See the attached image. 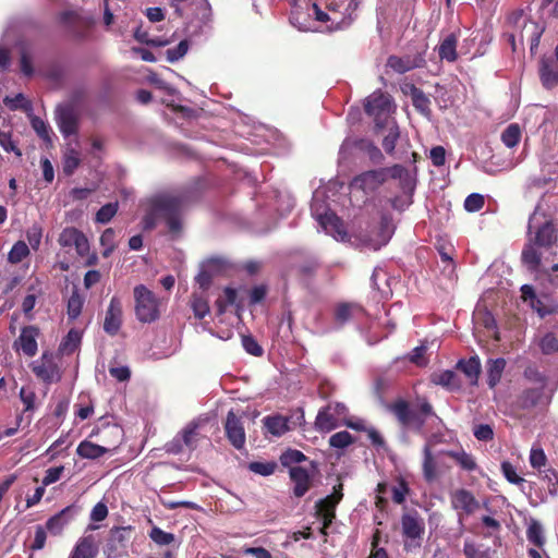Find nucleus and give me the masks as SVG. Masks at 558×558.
I'll use <instances>...</instances> for the list:
<instances>
[{"instance_id":"obj_33","label":"nucleus","mask_w":558,"mask_h":558,"mask_svg":"<svg viewBox=\"0 0 558 558\" xmlns=\"http://www.w3.org/2000/svg\"><path fill=\"white\" fill-rule=\"evenodd\" d=\"M506 367V360L498 357L495 360H488L487 362V384L489 388H495L500 381L502 373Z\"/></svg>"},{"instance_id":"obj_46","label":"nucleus","mask_w":558,"mask_h":558,"mask_svg":"<svg viewBox=\"0 0 558 558\" xmlns=\"http://www.w3.org/2000/svg\"><path fill=\"white\" fill-rule=\"evenodd\" d=\"M360 310L357 305L349 304V303H341L336 307L335 311V318L337 323L340 325L345 324L349 322L352 317L353 311Z\"/></svg>"},{"instance_id":"obj_15","label":"nucleus","mask_w":558,"mask_h":558,"mask_svg":"<svg viewBox=\"0 0 558 558\" xmlns=\"http://www.w3.org/2000/svg\"><path fill=\"white\" fill-rule=\"evenodd\" d=\"M122 303L118 296H112L109 303V306L106 311V316L104 320V330L109 336H116L122 326Z\"/></svg>"},{"instance_id":"obj_47","label":"nucleus","mask_w":558,"mask_h":558,"mask_svg":"<svg viewBox=\"0 0 558 558\" xmlns=\"http://www.w3.org/2000/svg\"><path fill=\"white\" fill-rule=\"evenodd\" d=\"M84 299L74 291L68 301V315L71 319L77 318L83 308Z\"/></svg>"},{"instance_id":"obj_19","label":"nucleus","mask_w":558,"mask_h":558,"mask_svg":"<svg viewBox=\"0 0 558 558\" xmlns=\"http://www.w3.org/2000/svg\"><path fill=\"white\" fill-rule=\"evenodd\" d=\"M289 476L293 483V495L296 498L303 497L313 486V478L303 466L290 468Z\"/></svg>"},{"instance_id":"obj_35","label":"nucleus","mask_w":558,"mask_h":558,"mask_svg":"<svg viewBox=\"0 0 558 558\" xmlns=\"http://www.w3.org/2000/svg\"><path fill=\"white\" fill-rule=\"evenodd\" d=\"M522 262L531 271H538L542 269V252L537 251L535 246H526L522 252Z\"/></svg>"},{"instance_id":"obj_32","label":"nucleus","mask_w":558,"mask_h":558,"mask_svg":"<svg viewBox=\"0 0 558 558\" xmlns=\"http://www.w3.org/2000/svg\"><path fill=\"white\" fill-rule=\"evenodd\" d=\"M82 341V332L76 329H71L66 333V336L62 339L58 353L60 355H71L73 354L80 347Z\"/></svg>"},{"instance_id":"obj_42","label":"nucleus","mask_w":558,"mask_h":558,"mask_svg":"<svg viewBox=\"0 0 558 558\" xmlns=\"http://www.w3.org/2000/svg\"><path fill=\"white\" fill-rule=\"evenodd\" d=\"M521 138V131L518 124H510L506 128V130L501 134L502 143L512 148L517 146Z\"/></svg>"},{"instance_id":"obj_3","label":"nucleus","mask_w":558,"mask_h":558,"mask_svg":"<svg viewBox=\"0 0 558 558\" xmlns=\"http://www.w3.org/2000/svg\"><path fill=\"white\" fill-rule=\"evenodd\" d=\"M311 211L323 231L330 234L338 242L347 241L348 233L343 222L333 211L328 209L323 202L314 198L311 205Z\"/></svg>"},{"instance_id":"obj_39","label":"nucleus","mask_w":558,"mask_h":558,"mask_svg":"<svg viewBox=\"0 0 558 558\" xmlns=\"http://www.w3.org/2000/svg\"><path fill=\"white\" fill-rule=\"evenodd\" d=\"M447 456L454 459L456 462L465 471H474L477 468L474 457L464 450L448 451Z\"/></svg>"},{"instance_id":"obj_55","label":"nucleus","mask_w":558,"mask_h":558,"mask_svg":"<svg viewBox=\"0 0 558 558\" xmlns=\"http://www.w3.org/2000/svg\"><path fill=\"white\" fill-rule=\"evenodd\" d=\"M189 50V41L181 40L179 45L174 48H170L167 50V60L171 63L182 59Z\"/></svg>"},{"instance_id":"obj_21","label":"nucleus","mask_w":558,"mask_h":558,"mask_svg":"<svg viewBox=\"0 0 558 558\" xmlns=\"http://www.w3.org/2000/svg\"><path fill=\"white\" fill-rule=\"evenodd\" d=\"M539 78L543 86L550 89L558 85V62L553 58L539 60Z\"/></svg>"},{"instance_id":"obj_54","label":"nucleus","mask_w":558,"mask_h":558,"mask_svg":"<svg viewBox=\"0 0 558 558\" xmlns=\"http://www.w3.org/2000/svg\"><path fill=\"white\" fill-rule=\"evenodd\" d=\"M539 348L544 354H553L558 352V339L557 337L549 332L546 333L539 342Z\"/></svg>"},{"instance_id":"obj_29","label":"nucleus","mask_w":558,"mask_h":558,"mask_svg":"<svg viewBox=\"0 0 558 558\" xmlns=\"http://www.w3.org/2000/svg\"><path fill=\"white\" fill-rule=\"evenodd\" d=\"M381 125L380 129L387 130V134L383 138V147L388 155H392L400 137L399 126L395 120H387Z\"/></svg>"},{"instance_id":"obj_20","label":"nucleus","mask_w":558,"mask_h":558,"mask_svg":"<svg viewBox=\"0 0 558 558\" xmlns=\"http://www.w3.org/2000/svg\"><path fill=\"white\" fill-rule=\"evenodd\" d=\"M198 424L195 422H191L181 433L182 437L180 439H173L169 445V451L173 453H179L182 451L181 441L190 449L194 450L197 446L198 441V433H197Z\"/></svg>"},{"instance_id":"obj_44","label":"nucleus","mask_w":558,"mask_h":558,"mask_svg":"<svg viewBox=\"0 0 558 558\" xmlns=\"http://www.w3.org/2000/svg\"><path fill=\"white\" fill-rule=\"evenodd\" d=\"M354 437L347 430L338 432L330 436L329 445L330 447L343 449L354 444Z\"/></svg>"},{"instance_id":"obj_56","label":"nucleus","mask_w":558,"mask_h":558,"mask_svg":"<svg viewBox=\"0 0 558 558\" xmlns=\"http://www.w3.org/2000/svg\"><path fill=\"white\" fill-rule=\"evenodd\" d=\"M485 203L484 196L478 193L470 194L464 201V208L469 213H475L483 208Z\"/></svg>"},{"instance_id":"obj_27","label":"nucleus","mask_w":558,"mask_h":558,"mask_svg":"<svg viewBox=\"0 0 558 558\" xmlns=\"http://www.w3.org/2000/svg\"><path fill=\"white\" fill-rule=\"evenodd\" d=\"M263 423L266 430L276 437H280L290 430L289 418L279 414L265 416Z\"/></svg>"},{"instance_id":"obj_52","label":"nucleus","mask_w":558,"mask_h":558,"mask_svg":"<svg viewBox=\"0 0 558 558\" xmlns=\"http://www.w3.org/2000/svg\"><path fill=\"white\" fill-rule=\"evenodd\" d=\"M31 124L37 135L46 142H50V128L39 117L33 116L31 118Z\"/></svg>"},{"instance_id":"obj_63","label":"nucleus","mask_w":558,"mask_h":558,"mask_svg":"<svg viewBox=\"0 0 558 558\" xmlns=\"http://www.w3.org/2000/svg\"><path fill=\"white\" fill-rule=\"evenodd\" d=\"M3 101L10 110H17L20 108L27 109L29 107L23 94H17L14 97L7 96Z\"/></svg>"},{"instance_id":"obj_12","label":"nucleus","mask_w":558,"mask_h":558,"mask_svg":"<svg viewBox=\"0 0 558 558\" xmlns=\"http://www.w3.org/2000/svg\"><path fill=\"white\" fill-rule=\"evenodd\" d=\"M451 507L459 512V522L462 523L463 514H473L478 508L480 502L476 500L474 495L465 489L459 488L454 490L450 496Z\"/></svg>"},{"instance_id":"obj_28","label":"nucleus","mask_w":558,"mask_h":558,"mask_svg":"<svg viewBox=\"0 0 558 558\" xmlns=\"http://www.w3.org/2000/svg\"><path fill=\"white\" fill-rule=\"evenodd\" d=\"M457 368L468 377L470 384H477L481 374V361L477 355L471 356L468 360H460L457 364Z\"/></svg>"},{"instance_id":"obj_6","label":"nucleus","mask_w":558,"mask_h":558,"mask_svg":"<svg viewBox=\"0 0 558 558\" xmlns=\"http://www.w3.org/2000/svg\"><path fill=\"white\" fill-rule=\"evenodd\" d=\"M401 530L404 538V548L412 550L422 546L425 533L424 520L416 511L405 512L401 517Z\"/></svg>"},{"instance_id":"obj_50","label":"nucleus","mask_w":558,"mask_h":558,"mask_svg":"<svg viewBox=\"0 0 558 558\" xmlns=\"http://www.w3.org/2000/svg\"><path fill=\"white\" fill-rule=\"evenodd\" d=\"M149 537L157 545L163 546L174 542V535L169 532H165L158 526H154L149 532Z\"/></svg>"},{"instance_id":"obj_53","label":"nucleus","mask_w":558,"mask_h":558,"mask_svg":"<svg viewBox=\"0 0 558 558\" xmlns=\"http://www.w3.org/2000/svg\"><path fill=\"white\" fill-rule=\"evenodd\" d=\"M242 345L244 350L253 356H262L264 353L263 348L258 344L255 338L251 335L242 336Z\"/></svg>"},{"instance_id":"obj_23","label":"nucleus","mask_w":558,"mask_h":558,"mask_svg":"<svg viewBox=\"0 0 558 558\" xmlns=\"http://www.w3.org/2000/svg\"><path fill=\"white\" fill-rule=\"evenodd\" d=\"M337 505L336 496H326L316 502V515L325 521V527H329L336 518Z\"/></svg>"},{"instance_id":"obj_45","label":"nucleus","mask_w":558,"mask_h":558,"mask_svg":"<svg viewBox=\"0 0 558 558\" xmlns=\"http://www.w3.org/2000/svg\"><path fill=\"white\" fill-rule=\"evenodd\" d=\"M191 307L194 316L198 319H203L209 313L208 301L204 296L195 293L192 295Z\"/></svg>"},{"instance_id":"obj_48","label":"nucleus","mask_w":558,"mask_h":558,"mask_svg":"<svg viewBox=\"0 0 558 558\" xmlns=\"http://www.w3.org/2000/svg\"><path fill=\"white\" fill-rule=\"evenodd\" d=\"M526 536L529 542L533 543L537 547H542L544 545V536H543V529L542 525L533 521L526 531Z\"/></svg>"},{"instance_id":"obj_64","label":"nucleus","mask_w":558,"mask_h":558,"mask_svg":"<svg viewBox=\"0 0 558 558\" xmlns=\"http://www.w3.org/2000/svg\"><path fill=\"white\" fill-rule=\"evenodd\" d=\"M29 254V246H12L8 259L12 264L22 262Z\"/></svg>"},{"instance_id":"obj_9","label":"nucleus","mask_w":558,"mask_h":558,"mask_svg":"<svg viewBox=\"0 0 558 558\" xmlns=\"http://www.w3.org/2000/svg\"><path fill=\"white\" fill-rule=\"evenodd\" d=\"M35 376L44 383L50 384L61 379V371L54 361L52 352L45 351L41 357L32 364Z\"/></svg>"},{"instance_id":"obj_58","label":"nucleus","mask_w":558,"mask_h":558,"mask_svg":"<svg viewBox=\"0 0 558 558\" xmlns=\"http://www.w3.org/2000/svg\"><path fill=\"white\" fill-rule=\"evenodd\" d=\"M80 165L78 153L74 149L69 151L63 161V172L65 174H72Z\"/></svg>"},{"instance_id":"obj_16","label":"nucleus","mask_w":558,"mask_h":558,"mask_svg":"<svg viewBox=\"0 0 558 558\" xmlns=\"http://www.w3.org/2000/svg\"><path fill=\"white\" fill-rule=\"evenodd\" d=\"M396 223L391 214L380 213L379 221L371 230V241L378 244H387L395 234Z\"/></svg>"},{"instance_id":"obj_11","label":"nucleus","mask_w":558,"mask_h":558,"mask_svg":"<svg viewBox=\"0 0 558 558\" xmlns=\"http://www.w3.org/2000/svg\"><path fill=\"white\" fill-rule=\"evenodd\" d=\"M134 532V527L131 525L128 526H114L110 530L109 537L107 541V551L109 557H118L121 551L125 550L132 534Z\"/></svg>"},{"instance_id":"obj_36","label":"nucleus","mask_w":558,"mask_h":558,"mask_svg":"<svg viewBox=\"0 0 558 558\" xmlns=\"http://www.w3.org/2000/svg\"><path fill=\"white\" fill-rule=\"evenodd\" d=\"M433 383L450 390H458L461 383L453 371L447 369L433 376Z\"/></svg>"},{"instance_id":"obj_34","label":"nucleus","mask_w":558,"mask_h":558,"mask_svg":"<svg viewBox=\"0 0 558 558\" xmlns=\"http://www.w3.org/2000/svg\"><path fill=\"white\" fill-rule=\"evenodd\" d=\"M411 99L415 109L421 112L424 117L430 116V100L420 88L411 87Z\"/></svg>"},{"instance_id":"obj_14","label":"nucleus","mask_w":558,"mask_h":558,"mask_svg":"<svg viewBox=\"0 0 558 558\" xmlns=\"http://www.w3.org/2000/svg\"><path fill=\"white\" fill-rule=\"evenodd\" d=\"M56 120L63 136L68 137L77 132L78 117L72 105L66 104L58 106L56 109Z\"/></svg>"},{"instance_id":"obj_5","label":"nucleus","mask_w":558,"mask_h":558,"mask_svg":"<svg viewBox=\"0 0 558 558\" xmlns=\"http://www.w3.org/2000/svg\"><path fill=\"white\" fill-rule=\"evenodd\" d=\"M527 233L533 244H556L558 242V230L554 221L536 210L530 217Z\"/></svg>"},{"instance_id":"obj_62","label":"nucleus","mask_w":558,"mask_h":558,"mask_svg":"<svg viewBox=\"0 0 558 558\" xmlns=\"http://www.w3.org/2000/svg\"><path fill=\"white\" fill-rule=\"evenodd\" d=\"M390 205L395 210L404 211L410 205L413 203L412 195L410 193L402 194L400 196H396L391 198Z\"/></svg>"},{"instance_id":"obj_49","label":"nucleus","mask_w":558,"mask_h":558,"mask_svg":"<svg viewBox=\"0 0 558 558\" xmlns=\"http://www.w3.org/2000/svg\"><path fill=\"white\" fill-rule=\"evenodd\" d=\"M392 500L397 505H401L405 501L407 495L410 493L409 485L405 480L399 478L397 485L391 488Z\"/></svg>"},{"instance_id":"obj_17","label":"nucleus","mask_w":558,"mask_h":558,"mask_svg":"<svg viewBox=\"0 0 558 558\" xmlns=\"http://www.w3.org/2000/svg\"><path fill=\"white\" fill-rule=\"evenodd\" d=\"M39 333L40 330L36 326L29 325L23 327L19 338L14 341V347L17 350H22V352L29 357L35 356L38 351L37 338Z\"/></svg>"},{"instance_id":"obj_13","label":"nucleus","mask_w":558,"mask_h":558,"mask_svg":"<svg viewBox=\"0 0 558 558\" xmlns=\"http://www.w3.org/2000/svg\"><path fill=\"white\" fill-rule=\"evenodd\" d=\"M225 433L230 444L238 450L245 446V429L241 418L231 410L225 422Z\"/></svg>"},{"instance_id":"obj_57","label":"nucleus","mask_w":558,"mask_h":558,"mask_svg":"<svg viewBox=\"0 0 558 558\" xmlns=\"http://www.w3.org/2000/svg\"><path fill=\"white\" fill-rule=\"evenodd\" d=\"M118 210L117 203H109L104 205L96 214V220L101 223L109 222Z\"/></svg>"},{"instance_id":"obj_31","label":"nucleus","mask_w":558,"mask_h":558,"mask_svg":"<svg viewBox=\"0 0 558 558\" xmlns=\"http://www.w3.org/2000/svg\"><path fill=\"white\" fill-rule=\"evenodd\" d=\"M422 469H423V476L426 482L432 483L437 478V476H438L437 461H436V458L433 454L432 448L428 444L425 445L423 448Z\"/></svg>"},{"instance_id":"obj_4","label":"nucleus","mask_w":558,"mask_h":558,"mask_svg":"<svg viewBox=\"0 0 558 558\" xmlns=\"http://www.w3.org/2000/svg\"><path fill=\"white\" fill-rule=\"evenodd\" d=\"M135 315L144 324L156 322L160 316L159 301L148 288L138 284L134 288Z\"/></svg>"},{"instance_id":"obj_38","label":"nucleus","mask_w":558,"mask_h":558,"mask_svg":"<svg viewBox=\"0 0 558 558\" xmlns=\"http://www.w3.org/2000/svg\"><path fill=\"white\" fill-rule=\"evenodd\" d=\"M457 38L453 34L448 35L439 45L438 53L440 59L454 61L457 59Z\"/></svg>"},{"instance_id":"obj_24","label":"nucleus","mask_w":558,"mask_h":558,"mask_svg":"<svg viewBox=\"0 0 558 558\" xmlns=\"http://www.w3.org/2000/svg\"><path fill=\"white\" fill-rule=\"evenodd\" d=\"M74 511V506L63 508L61 511L48 519L46 522V530L53 535L60 534L64 526L72 520Z\"/></svg>"},{"instance_id":"obj_7","label":"nucleus","mask_w":558,"mask_h":558,"mask_svg":"<svg viewBox=\"0 0 558 558\" xmlns=\"http://www.w3.org/2000/svg\"><path fill=\"white\" fill-rule=\"evenodd\" d=\"M393 109L391 97L380 90L369 95L365 102V111L375 120L376 129L379 130L387 120H392L389 116Z\"/></svg>"},{"instance_id":"obj_60","label":"nucleus","mask_w":558,"mask_h":558,"mask_svg":"<svg viewBox=\"0 0 558 558\" xmlns=\"http://www.w3.org/2000/svg\"><path fill=\"white\" fill-rule=\"evenodd\" d=\"M524 377L532 383L541 384L539 387L545 388L547 378L534 366H527L523 373Z\"/></svg>"},{"instance_id":"obj_30","label":"nucleus","mask_w":558,"mask_h":558,"mask_svg":"<svg viewBox=\"0 0 558 558\" xmlns=\"http://www.w3.org/2000/svg\"><path fill=\"white\" fill-rule=\"evenodd\" d=\"M111 448L109 446H101L94 444L88 440H83L76 448V453L83 459H98L105 453L109 452Z\"/></svg>"},{"instance_id":"obj_40","label":"nucleus","mask_w":558,"mask_h":558,"mask_svg":"<svg viewBox=\"0 0 558 558\" xmlns=\"http://www.w3.org/2000/svg\"><path fill=\"white\" fill-rule=\"evenodd\" d=\"M85 235L75 228H66L59 238V244H86Z\"/></svg>"},{"instance_id":"obj_59","label":"nucleus","mask_w":558,"mask_h":558,"mask_svg":"<svg viewBox=\"0 0 558 558\" xmlns=\"http://www.w3.org/2000/svg\"><path fill=\"white\" fill-rule=\"evenodd\" d=\"M501 471L504 476L511 484L519 485L524 482V478L517 474L514 466L509 461H504L501 463Z\"/></svg>"},{"instance_id":"obj_26","label":"nucleus","mask_w":558,"mask_h":558,"mask_svg":"<svg viewBox=\"0 0 558 558\" xmlns=\"http://www.w3.org/2000/svg\"><path fill=\"white\" fill-rule=\"evenodd\" d=\"M421 58H412L410 56L405 57H397L390 56L387 60V66L392 69L395 72L399 74H403L408 71H411L421 65Z\"/></svg>"},{"instance_id":"obj_1","label":"nucleus","mask_w":558,"mask_h":558,"mask_svg":"<svg viewBox=\"0 0 558 558\" xmlns=\"http://www.w3.org/2000/svg\"><path fill=\"white\" fill-rule=\"evenodd\" d=\"M187 197L180 193H160L145 203L143 217L144 229H153L158 222L166 226V234L169 241L183 239V215L186 208Z\"/></svg>"},{"instance_id":"obj_25","label":"nucleus","mask_w":558,"mask_h":558,"mask_svg":"<svg viewBox=\"0 0 558 558\" xmlns=\"http://www.w3.org/2000/svg\"><path fill=\"white\" fill-rule=\"evenodd\" d=\"M314 424L319 433H329L337 428L338 421L331 412L330 405H326L318 411Z\"/></svg>"},{"instance_id":"obj_51","label":"nucleus","mask_w":558,"mask_h":558,"mask_svg":"<svg viewBox=\"0 0 558 558\" xmlns=\"http://www.w3.org/2000/svg\"><path fill=\"white\" fill-rule=\"evenodd\" d=\"M547 463V457L544 450L538 446H533L530 451V464L533 469L538 470L541 472L542 468H544Z\"/></svg>"},{"instance_id":"obj_10","label":"nucleus","mask_w":558,"mask_h":558,"mask_svg":"<svg viewBox=\"0 0 558 558\" xmlns=\"http://www.w3.org/2000/svg\"><path fill=\"white\" fill-rule=\"evenodd\" d=\"M386 180L387 170L375 169L354 177L350 185L353 190H360L365 194H369L379 189Z\"/></svg>"},{"instance_id":"obj_2","label":"nucleus","mask_w":558,"mask_h":558,"mask_svg":"<svg viewBox=\"0 0 558 558\" xmlns=\"http://www.w3.org/2000/svg\"><path fill=\"white\" fill-rule=\"evenodd\" d=\"M389 411L401 426L416 433L423 430L428 417L436 415L433 405L425 397H417L413 408L407 400L398 399L389 405Z\"/></svg>"},{"instance_id":"obj_22","label":"nucleus","mask_w":558,"mask_h":558,"mask_svg":"<svg viewBox=\"0 0 558 558\" xmlns=\"http://www.w3.org/2000/svg\"><path fill=\"white\" fill-rule=\"evenodd\" d=\"M97 555L98 545L95 536L89 534L77 541L69 558H95Z\"/></svg>"},{"instance_id":"obj_8","label":"nucleus","mask_w":558,"mask_h":558,"mask_svg":"<svg viewBox=\"0 0 558 558\" xmlns=\"http://www.w3.org/2000/svg\"><path fill=\"white\" fill-rule=\"evenodd\" d=\"M510 22L519 28L517 34L519 39L521 41H523L524 38L527 39L531 51L538 47L543 28L537 23L529 21L521 11L514 12L510 16Z\"/></svg>"},{"instance_id":"obj_41","label":"nucleus","mask_w":558,"mask_h":558,"mask_svg":"<svg viewBox=\"0 0 558 558\" xmlns=\"http://www.w3.org/2000/svg\"><path fill=\"white\" fill-rule=\"evenodd\" d=\"M282 466L286 468H295L294 464L301 463L307 460V457L300 450L296 449H288L286 450L279 458Z\"/></svg>"},{"instance_id":"obj_37","label":"nucleus","mask_w":558,"mask_h":558,"mask_svg":"<svg viewBox=\"0 0 558 558\" xmlns=\"http://www.w3.org/2000/svg\"><path fill=\"white\" fill-rule=\"evenodd\" d=\"M60 22L66 26L74 36L83 37L84 34L76 29V25L86 24L82 17L74 11H64L59 16Z\"/></svg>"},{"instance_id":"obj_61","label":"nucleus","mask_w":558,"mask_h":558,"mask_svg":"<svg viewBox=\"0 0 558 558\" xmlns=\"http://www.w3.org/2000/svg\"><path fill=\"white\" fill-rule=\"evenodd\" d=\"M474 437L481 441H489L494 438V429L488 424H478L473 430Z\"/></svg>"},{"instance_id":"obj_43","label":"nucleus","mask_w":558,"mask_h":558,"mask_svg":"<svg viewBox=\"0 0 558 558\" xmlns=\"http://www.w3.org/2000/svg\"><path fill=\"white\" fill-rule=\"evenodd\" d=\"M247 469L255 474H258L262 476H269L275 473V471L277 469V463L275 461H268V462L253 461V462L248 463Z\"/></svg>"},{"instance_id":"obj_18","label":"nucleus","mask_w":558,"mask_h":558,"mask_svg":"<svg viewBox=\"0 0 558 558\" xmlns=\"http://www.w3.org/2000/svg\"><path fill=\"white\" fill-rule=\"evenodd\" d=\"M549 403V399L545 397V388H526L524 389L517 399V404L522 410H532L538 405H546Z\"/></svg>"}]
</instances>
